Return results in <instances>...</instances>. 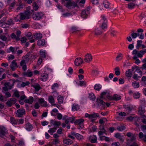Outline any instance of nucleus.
<instances>
[{"mask_svg": "<svg viewBox=\"0 0 146 146\" xmlns=\"http://www.w3.org/2000/svg\"><path fill=\"white\" fill-rule=\"evenodd\" d=\"M102 98H97L96 100V104L97 107L101 109H104L105 107V102H104Z\"/></svg>", "mask_w": 146, "mask_h": 146, "instance_id": "1", "label": "nucleus"}, {"mask_svg": "<svg viewBox=\"0 0 146 146\" xmlns=\"http://www.w3.org/2000/svg\"><path fill=\"white\" fill-rule=\"evenodd\" d=\"M66 7L69 9L74 8L77 6V2L73 1H69L67 2L66 3H64V5Z\"/></svg>", "mask_w": 146, "mask_h": 146, "instance_id": "2", "label": "nucleus"}, {"mask_svg": "<svg viewBox=\"0 0 146 146\" xmlns=\"http://www.w3.org/2000/svg\"><path fill=\"white\" fill-rule=\"evenodd\" d=\"M16 117H22V116L25 114V111L24 109L20 108L17 110V111L16 112Z\"/></svg>", "mask_w": 146, "mask_h": 146, "instance_id": "3", "label": "nucleus"}, {"mask_svg": "<svg viewBox=\"0 0 146 146\" xmlns=\"http://www.w3.org/2000/svg\"><path fill=\"white\" fill-rule=\"evenodd\" d=\"M43 14L41 12H37L36 14L33 13L32 16L35 20H39L43 16Z\"/></svg>", "mask_w": 146, "mask_h": 146, "instance_id": "4", "label": "nucleus"}, {"mask_svg": "<svg viewBox=\"0 0 146 146\" xmlns=\"http://www.w3.org/2000/svg\"><path fill=\"white\" fill-rule=\"evenodd\" d=\"M84 119H80L76 120L74 122V123L75 124H78L79 126L78 127V128L79 129H80V128H81L83 127V122L84 121Z\"/></svg>", "mask_w": 146, "mask_h": 146, "instance_id": "5", "label": "nucleus"}, {"mask_svg": "<svg viewBox=\"0 0 146 146\" xmlns=\"http://www.w3.org/2000/svg\"><path fill=\"white\" fill-rule=\"evenodd\" d=\"M107 98L110 100H114L116 101L119 100L121 99V96L117 94H114L113 96L108 95L107 96Z\"/></svg>", "mask_w": 146, "mask_h": 146, "instance_id": "6", "label": "nucleus"}, {"mask_svg": "<svg viewBox=\"0 0 146 146\" xmlns=\"http://www.w3.org/2000/svg\"><path fill=\"white\" fill-rule=\"evenodd\" d=\"M7 129L4 127L0 126V137H2L7 133Z\"/></svg>", "mask_w": 146, "mask_h": 146, "instance_id": "7", "label": "nucleus"}, {"mask_svg": "<svg viewBox=\"0 0 146 146\" xmlns=\"http://www.w3.org/2000/svg\"><path fill=\"white\" fill-rule=\"evenodd\" d=\"M16 101V99L13 98H11L6 103V104L9 107L11 106L12 105L15 104Z\"/></svg>", "mask_w": 146, "mask_h": 146, "instance_id": "8", "label": "nucleus"}, {"mask_svg": "<svg viewBox=\"0 0 146 146\" xmlns=\"http://www.w3.org/2000/svg\"><path fill=\"white\" fill-rule=\"evenodd\" d=\"M7 4L9 5L10 8L12 9L15 4V0H8L7 1Z\"/></svg>", "mask_w": 146, "mask_h": 146, "instance_id": "9", "label": "nucleus"}, {"mask_svg": "<svg viewBox=\"0 0 146 146\" xmlns=\"http://www.w3.org/2000/svg\"><path fill=\"white\" fill-rule=\"evenodd\" d=\"M12 71H14L15 69V67H18L17 63L16 62V60H14L12 62L10 66Z\"/></svg>", "mask_w": 146, "mask_h": 146, "instance_id": "10", "label": "nucleus"}, {"mask_svg": "<svg viewBox=\"0 0 146 146\" xmlns=\"http://www.w3.org/2000/svg\"><path fill=\"white\" fill-rule=\"evenodd\" d=\"M20 19L21 20H23L26 18L27 19L29 18V16L30 13L29 12H28L26 13V15H25L23 13H21L19 15Z\"/></svg>", "mask_w": 146, "mask_h": 146, "instance_id": "11", "label": "nucleus"}, {"mask_svg": "<svg viewBox=\"0 0 146 146\" xmlns=\"http://www.w3.org/2000/svg\"><path fill=\"white\" fill-rule=\"evenodd\" d=\"M84 60L85 62H88L91 61L92 59V56L90 54L88 53L85 55Z\"/></svg>", "mask_w": 146, "mask_h": 146, "instance_id": "12", "label": "nucleus"}, {"mask_svg": "<svg viewBox=\"0 0 146 146\" xmlns=\"http://www.w3.org/2000/svg\"><path fill=\"white\" fill-rule=\"evenodd\" d=\"M45 44V40L44 39H40L37 42V44L40 46H43Z\"/></svg>", "mask_w": 146, "mask_h": 146, "instance_id": "13", "label": "nucleus"}, {"mask_svg": "<svg viewBox=\"0 0 146 146\" xmlns=\"http://www.w3.org/2000/svg\"><path fill=\"white\" fill-rule=\"evenodd\" d=\"M23 76L30 77L33 74V72L29 70H28L27 72H24L23 73Z\"/></svg>", "mask_w": 146, "mask_h": 146, "instance_id": "14", "label": "nucleus"}, {"mask_svg": "<svg viewBox=\"0 0 146 146\" xmlns=\"http://www.w3.org/2000/svg\"><path fill=\"white\" fill-rule=\"evenodd\" d=\"M25 128L28 131H31L33 128L32 125L29 123H28L25 124Z\"/></svg>", "mask_w": 146, "mask_h": 146, "instance_id": "15", "label": "nucleus"}, {"mask_svg": "<svg viewBox=\"0 0 146 146\" xmlns=\"http://www.w3.org/2000/svg\"><path fill=\"white\" fill-rule=\"evenodd\" d=\"M34 101V98L32 96H30L28 99L25 100L24 102L26 103H28L29 104H31Z\"/></svg>", "mask_w": 146, "mask_h": 146, "instance_id": "16", "label": "nucleus"}, {"mask_svg": "<svg viewBox=\"0 0 146 146\" xmlns=\"http://www.w3.org/2000/svg\"><path fill=\"white\" fill-rule=\"evenodd\" d=\"M42 37V34L40 33H35L34 35L33 38L35 39L39 40L41 39Z\"/></svg>", "mask_w": 146, "mask_h": 146, "instance_id": "17", "label": "nucleus"}, {"mask_svg": "<svg viewBox=\"0 0 146 146\" xmlns=\"http://www.w3.org/2000/svg\"><path fill=\"white\" fill-rule=\"evenodd\" d=\"M42 78H40L41 80L45 82L48 78V75L46 73H44L41 75Z\"/></svg>", "mask_w": 146, "mask_h": 146, "instance_id": "18", "label": "nucleus"}, {"mask_svg": "<svg viewBox=\"0 0 146 146\" xmlns=\"http://www.w3.org/2000/svg\"><path fill=\"white\" fill-rule=\"evenodd\" d=\"M2 21H3V20L0 21V25L2 24L1 25V27L4 28H9V26L7 23L5 22H3Z\"/></svg>", "mask_w": 146, "mask_h": 146, "instance_id": "19", "label": "nucleus"}, {"mask_svg": "<svg viewBox=\"0 0 146 146\" xmlns=\"http://www.w3.org/2000/svg\"><path fill=\"white\" fill-rule=\"evenodd\" d=\"M139 138L144 141L146 139V134H144L141 132H139Z\"/></svg>", "mask_w": 146, "mask_h": 146, "instance_id": "20", "label": "nucleus"}, {"mask_svg": "<svg viewBox=\"0 0 146 146\" xmlns=\"http://www.w3.org/2000/svg\"><path fill=\"white\" fill-rule=\"evenodd\" d=\"M125 76L127 77H131L132 76V70L128 69L125 73Z\"/></svg>", "mask_w": 146, "mask_h": 146, "instance_id": "21", "label": "nucleus"}, {"mask_svg": "<svg viewBox=\"0 0 146 146\" xmlns=\"http://www.w3.org/2000/svg\"><path fill=\"white\" fill-rule=\"evenodd\" d=\"M38 102L42 104H43V106L44 107H46L47 106V102L46 101H44V99L41 98L38 100Z\"/></svg>", "mask_w": 146, "mask_h": 146, "instance_id": "22", "label": "nucleus"}, {"mask_svg": "<svg viewBox=\"0 0 146 146\" xmlns=\"http://www.w3.org/2000/svg\"><path fill=\"white\" fill-rule=\"evenodd\" d=\"M102 86L99 84H96L94 86V89L98 91H99L102 88Z\"/></svg>", "mask_w": 146, "mask_h": 146, "instance_id": "23", "label": "nucleus"}, {"mask_svg": "<svg viewBox=\"0 0 146 146\" xmlns=\"http://www.w3.org/2000/svg\"><path fill=\"white\" fill-rule=\"evenodd\" d=\"M102 31L100 28H97L95 30V34L96 35H100L102 33Z\"/></svg>", "mask_w": 146, "mask_h": 146, "instance_id": "24", "label": "nucleus"}, {"mask_svg": "<svg viewBox=\"0 0 146 146\" xmlns=\"http://www.w3.org/2000/svg\"><path fill=\"white\" fill-rule=\"evenodd\" d=\"M136 5L132 2H130L127 5V7L129 9L134 8Z\"/></svg>", "mask_w": 146, "mask_h": 146, "instance_id": "25", "label": "nucleus"}, {"mask_svg": "<svg viewBox=\"0 0 146 146\" xmlns=\"http://www.w3.org/2000/svg\"><path fill=\"white\" fill-rule=\"evenodd\" d=\"M89 98L92 101H94L96 99V97L94 93H90L89 94Z\"/></svg>", "mask_w": 146, "mask_h": 146, "instance_id": "26", "label": "nucleus"}, {"mask_svg": "<svg viewBox=\"0 0 146 146\" xmlns=\"http://www.w3.org/2000/svg\"><path fill=\"white\" fill-rule=\"evenodd\" d=\"M140 94L139 92H136L133 94V96L135 99H137L140 97Z\"/></svg>", "mask_w": 146, "mask_h": 146, "instance_id": "27", "label": "nucleus"}, {"mask_svg": "<svg viewBox=\"0 0 146 146\" xmlns=\"http://www.w3.org/2000/svg\"><path fill=\"white\" fill-rule=\"evenodd\" d=\"M132 85L134 88H137L139 86V82H137L135 81L133 82Z\"/></svg>", "mask_w": 146, "mask_h": 146, "instance_id": "28", "label": "nucleus"}, {"mask_svg": "<svg viewBox=\"0 0 146 146\" xmlns=\"http://www.w3.org/2000/svg\"><path fill=\"white\" fill-rule=\"evenodd\" d=\"M63 97L60 95L58 96L57 100L58 103L59 104L62 103L63 102Z\"/></svg>", "mask_w": 146, "mask_h": 146, "instance_id": "29", "label": "nucleus"}, {"mask_svg": "<svg viewBox=\"0 0 146 146\" xmlns=\"http://www.w3.org/2000/svg\"><path fill=\"white\" fill-rule=\"evenodd\" d=\"M88 13H87V12H86V11L85 10H84L82 12L81 17L84 18H86L87 17V16L88 15H87Z\"/></svg>", "mask_w": 146, "mask_h": 146, "instance_id": "30", "label": "nucleus"}, {"mask_svg": "<svg viewBox=\"0 0 146 146\" xmlns=\"http://www.w3.org/2000/svg\"><path fill=\"white\" fill-rule=\"evenodd\" d=\"M63 142L65 144L69 145L71 144L72 143V142L71 140L69 139H65L63 140Z\"/></svg>", "mask_w": 146, "mask_h": 146, "instance_id": "31", "label": "nucleus"}, {"mask_svg": "<svg viewBox=\"0 0 146 146\" xmlns=\"http://www.w3.org/2000/svg\"><path fill=\"white\" fill-rule=\"evenodd\" d=\"M56 129H57L56 127H54L52 128H50L48 131L50 135H52L54 132L56 131Z\"/></svg>", "mask_w": 146, "mask_h": 146, "instance_id": "32", "label": "nucleus"}, {"mask_svg": "<svg viewBox=\"0 0 146 146\" xmlns=\"http://www.w3.org/2000/svg\"><path fill=\"white\" fill-rule=\"evenodd\" d=\"M107 23L103 22L102 25L100 26V29H101L102 30H104V29L107 28Z\"/></svg>", "mask_w": 146, "mask_h": 146, "instance_id": "33", "label": "nucleus"}, {"mask_svg": "<svg viewBox=\"0 0 146 146\" xmlns=\"http://www.w3.org/2000/svg\"><path fill=\"white\" fill-rule=\"evenodd\" d=\"M143 42L141 40H138L137 41V44L136 46V48L139 49L140 47L141 46Z\"/></svg>", "mask_w": 146, "mask_h": 146, "instance_id": "34", "label": "nucleus"}, {"mask_svg": "<svg viewBox=\"0 0 146 146\" xmlns=\"http://www.w3.org/2000/svg\"><path fill=\"white\" fill-rule=\"evenodd\" d=\"M10 120L11 123L13 124L17 125L18 124L17 120L16 121L13 117H11Z\"/></svg>", "mask_w": 146, "mask_h": 146, "instance_id": "35", "label": "nucleus"}, {"mask_svg": "<svg viewBox=\"0 0 146 146\" xmlns=\"http://www.w3.org/2000/svg\"><path fill=\"white\" fill-rule=\"evenodd\" d=\"M21 34L20 31H18L16 33V40L18 41L20 40V36Z\"/></svg>", "mask_w": 146, "mask_h": 146, "instance_id": "36", "label": "nucleus"}, {"mask_svg": "<svg viewBox=\"0 0 146 146\" xmlns=\"http://www.w3.org/2000/svg\"><path fill=\"white\" fill-rule=\"evenodd\" d=\"M15 50V48L12 46H11L9 47V49H7V52L8 53H9L10 52L13 53H14Z\"/></svg>", "mask_w": 146, "mask_h": 146, "instance_id": "37", "label": "nucleus"}, {"mask_svg": "<svg viewBox=\"0 0 146 146\" xmlns=\"http://www.w3.org/2000/svg\"><path fill=\"white\" fill-rule=\"evenodd\" d=\"M61 123L60 121H55L54 123V127H56V129L59 127V126L61 125Z\"/></svg>", "mask_w": 146, "mask_h": 146, "instance_id": "38", "label": "nucleus"}, {"mask_svg": "<svg viewBox=\"0 0 146 146\" xmlns=\"http://www.w3.org/2000/svg\"><path fill=\"white\" fill-rule=\"evenodd\" d=\"M48 100L49 102L52 104L54 102V100L53 97L52 96H50L48 97Z\"/></svg>", "mask_w": 146, "mask_h": 146, "instance_id": "39", "label": "nucleus"}, {"mask_svg": "<svg viewBox=\"0 0 146 146\" xmlns=\"http://www.w3.org/2000/svg\"><path fill=\"white\" fill-rule=\"evenodd\" d=\"M123 54L119 53L118 54V55L116 57V60L117 61H119L121 60L122 58Z\"/></svg>", "mask_w": 146, "mask_h": 146, "instance_id": "40", "label": "nucleus"}, {"mask_svg": "<svg viewBox=\"0 0 146 146\" xmlns=\"http://www.w3.org/2000/svg\"><path fill=\"white\" fill-rule=\"evenodd\" d=\"M79 106L78 105L73 104L72 106V109L73 111H75L78 110L79 109Z\"/></svg>", "mask_w": 146, "mask_h": 146, "instance_id": "41", "label": "nucleus"}, {"mask_svg": "<svg viewBox=\"0 0 146 146\" xmlns=\"http://www.w3.org/2000/svg\"><path fill=\"white\" fill-rule=\"evenodd\" d=\"M34 87L35 89V91L36 92H38L41 89V87L38 84L34 86Z\"/></svg>", "mask_w": 146, "mask_h": 146, "instance_id": "42", "label": "nucleus"}, {"mask_svg": "<svg viewBox=\"0 0 146 146\" xmlns=\"http://www.w3.org/2000/svg\"><path fill=\"white\" fill-rule=\"evenodd\" d=\"M125 128V127L123 125L119 126L117 127V129L120 131H122L124 130Z\"/></svg>", "mask_w": 146, "mask_h": 146, "instance_id": "43", "label": "nucleus"}, {"mask_svg": "<svg viewBox=\"0 0 146 146\" xmlns=\"http://www.w3.org/2000/svg\"><path fill=\"white\" fill-rule=\"evenodd\" d=\"M99 73V72L98 71V69L96 68V69H94L92 70V74L94 75H98Z\"/></svg>", "mask_w": 146, "mask_h": 146, "instance_id": "44", "label": "nucleus"}, {"mask_svg": "<svg viewBox=\"0 0 146 146\" xmlns=\"http://www.w3.org/2000/svg\"><path fill=\"white\" fill-rule=\"evenodd\" d=\"M141 76L142 75L141 74H140L139 76H138L137 74H134L133 76V78L137 81L139 80L138 78L141 77Z\"/></svg>", "mask_w": 146, "mask_h": 146, "instance_id": "45", "label": "nucleus"}, {"mask_svg": "<svg viewBox=\"0 0 146 146\" xmlns=\"http://www.w3.org/2000/svg\"><path fill=\"white\" fill-rule=\"evenodd\" d=\"M33 9L35 11H37L38 8V6L35 2H34L33 4Z\"/></svg>", "mask_w": 146, "mask_h": 146, "instance_id": "46", "label": "nucleus"}, {"mask_svg": "<svg viewBox=\"0 0 146 146\" xmlns=\"http://www.w3.org/2000/svg\"><path fill=\"white\" fill-rule=\"evenodd\" d=\"M106 130H100L98 132V135L99 136H102L103 135L104 133H105L106 135L107 134L106 133Z\"/></svg>", "mask_w": 146, "mask_h": 146, "instance_id": "47", "label": "nucleus"}, {"mask_svg": "<svg viewBox=\"0 0 146 146\" xmlns=\"http://www.w3.org/2000/svg\"><path fill=\"white\" fill-rule=\"evenodd\" d=\"M45 50L41 51H40V53L41 55V57L43 58H45L46 57V54L45 53Z\"/></svg>", "mask_w": 146, "mask_h": 146, "instance_id": "48", "label": "nucleus"}, {"mask_svg": "<svg viewBox=\"0 0 146 146\" xmlns=\"http://www.w3.org/2000/svg\"><path fill=\"white\" fill-rule=\"evenodd\" d=\"M76 137L78 140H80L82 139L83 138V136L80 135L78 133H77L76 134Z\"/></svg>", "mask_w": 146, "mask_h": 146, "instance_id": "49", "label": "nucleus"}, {"mask_svg": "<svg viewBox=\"0 0 146 146\" xmlns=\"http://www.w3.org/2000/svg\"><path fill=\"white\" fill-rule=\"evenodd\" d=\"M26 36L29 39H31L33 37V36H32L31 33H28L26 34Z\"/></svg>", "mask_w": 146, "mask_h": 146, "instance_id": "50", "label": "nucleus"}, {"mask_svg": "<svg viewBox=\"0 0 146 146\" xmlns=\"http://www.w3.org/2000/svg\"><path fill=\"white\" fill-rule=\"evenodd\" d=\"M91 119L93 118H96L97 117H100L98 113H94L93 114H91Z\"/></svg>", "mask_w": 146, "mask_h": 146, "instance_id": "51", "label": "nucleus"}, {"mask_svg": "<svg viewBox=\"0 0 146 146\" xmlns=\"http://www.w3.org/2000/svg\"><path fill=\"white\" fill-rule=\"evenodd\" d=\"M17 122L18 123L17 124H22L24 122V119L22 118L20 119H17Z\"/></svg>", "mask_w": 146, "mask_h": 146, "instance_id": "52", "label": "nucleus"}, {"mask_svg": "<svg viewBox=\"0 0 146 146\" xmlns=\"http://www.w3.org/2000/svg\"><path fill=\"white\" fill-rule=\"evenodd\" d=\"M103 3L104 6L105 8L107 9L109 7V3L108 1H106Z\"/></svg>", "mask_w": 146, "mask_h": 146, "instance_id": "53", "label": "nucleus"}, {"mask_svg": "<svg viewBox=\"0 0 146 146\" xmlns=\"http://www.w3.org/2000/svg\"><path fill=\"white\" fill-rule=\"evenodd\" d=\"M0 39L3 41H6L7 39V38L5 36L2 35H0Z\"/></svg>", "mask_w": 146, "mask_h": 146, "instance_id": "54", "label": "nucleus"}, {"mask_svg": "<svg viewBox=\"0 0 146 146\" xmlns=\"http://www.w3.org/2000/svg\"><path fill=\"white\" fill-rule=\"evenodd\" d=\"M107 92H103L101 94L99 98H104V96L106 94Z\"/></svg>", "mask_w": 146, "mask_h": 146, "instance_id": "55", "label": "nucleus"}, {"mask_svg": "<svg viewBox=\"0 0 146 146\" xmlns=\"http://www.w3.org/2000/svg\"><path fill=\"white\" fill-rule=\"evenodd\" d=\"M143 71L144 70H146V64L144 63L142 64L141 67L140 68Z\"/></svg>", "mask_w": 146, "mask_h": 146, "instance_id": "56", "label": "nucleus"}, {"mask_svg": "<svg viewBox=\"0 0 146 146\" xmlns=\"http://www.w3.org/2000/svg\"><path fill=\"white\" fill-rule=\"evenodd\" d=\"M93 136L94 137L92 139L90 140V141L92 143H95L97 141V137L96 136H95L94 135H93Z\"/></svg>", "mask_w": 146, "mask_h": 146, "instance_id": "57", "label": "nucleus"}, {"mask_svg": "<svg viewBox=\"0 0 146 146\" xmlns=\"http://www.w3.org/2000/svg\"><path fill=\"white\" fill-rule=\"evenodd\" d=\"M101 17L102 18V20L103 21V22L107 23V20L105 16L104 15H102Z\"/></svg>", "mask_w": 146, "mask_h": 146, "instance_id": "58", "label": "nucleus"}, {"mask_svg": "<svg viewBox=\"0 0 146 146\" xmlns=\"http://www.w3.org/2000/svg\"><path fill=\"white\" fill-rule=\"evenodd\" d=\"M58 84L57 83H54L52 85L51 87L52 89H54L55 87L58 88Z\"/></svg>", "mask_w": 146, "mask_h": 146, "instance_id": "59", "label": "nucleus"}, {"mask_svg": "<svg viewBox=\"0 0 146 146\" xmlns=\"http://www.w3.org/2000/svg\"><path fill=\"white\" fill-rule=\"evenodd\" d=\"M86 84V82L85 81H80L79 82V85L80 86H82Z\"/></svg>", "mask_w": 146, "mask_h": 146, "instance_id": "60", "label": "nucleus"}, {"mask_svg": "<svg viewBox=\"0 0 146 146\" xmlns=\"http://www.w3.org/2000/svg\"><path fill=\"white\" fill-rule=\"evenodd\" d=\"M141 130L143 132H144L145 130H146V124L143 125L141 126Z\"/></svg>", "mask_w": 146, "mask_h": 146, "instance_id": "61", "label": "nucleus"}, {"mask_svg": "<svg viewBox=\"0 0 146 146\" xmlns=\"http://www.w3.org/2000/svg\"><path fill=\"white\" fill-rule=\"evenodd\" d=\"M68 119H69V121H70L71 123H73L74 120V117H69Z\"/></svg>", "mask_w": 146, "mask_h": 146, "instance_id": "62", "label": "nucleus"}, {"mask_svg": "<svg viewBox=\"0 0 146 146\" xmlns=\"http://www.w3.org/2000/svg\"><path fill=\"white\" fill-rule=\"evenodd\" d=\"M133 44V42L132 44H129L128 46V48L131 50H133L134 48Z\"/></svg>", "mask_w": 146, "mask_h": 146, "instance_id": "63", "label": "nucleus"}, {"mask_svg": "<svg viewBox=\"0 0 146 146\" xmlns=\"http://www.w3.org/2000/svg\"><path fill=\"white\" fill-rule=\"evenodd\" d=\"M119 115L121 116H125L126 115V113L124 112H121L119 113Z\"/></svg>", "mask_w": 146, "mask_h": 146, "instance_id": "64", "label": "nucleus"}]
</instances>
